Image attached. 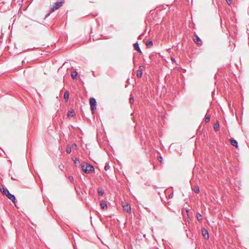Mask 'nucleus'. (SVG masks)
I'll return each instance as SVG.
<instances>
[{
  "instance_id": "2",
  "label": "nucleus",
  "mask_w": 249,
  "mask_h": 249,
  "mask_svg": "<svg viewBox=\"0 0 249 249\" xmlns=\"http://www.w3.org/2000/svg\"><path fill=\"white\" fill-rule=\"evenodd\" d=\"M89 104L90 106V109L92 113H94V110L96 108L97 102L95 99L93 97H90L89 98Z\"/></svg>"
},
{
  "instance_id": "20",
  "label": "nucleus",
  "mask_w": 249,
  "mask_h": 249,
  "mask_svg": "<svg viewBox=\"0 0 249 249\" xmlns=\"http://www.w3.org/2000/svg\"><path fill=\"white\" fill-rule=\"evenodd\" d=\"M66 151L67 153L68 154H70L71 151V147L69 145H68L67 146V148H66Z\"/></svg>"
},
{
  "instance_id": "9",
  "label": "nucleus",
  "mask_w": 249,
  "mask_h": 249,
  "mask_svg": "<svg viewBox=\"0 0 249 249\" xmlns=\"http://www.w3.org/2000/svg\"><path fill=\"white\" fill-rule=\"evenodd\" d=\"M123 208H124V210L127 212V213H131V207H130V206L127 204H125V205H123Z\"/></svg>"
},
{
  "instance_id": "19",
  "label": "nucleus",
  "mask_w": 249,
  "mask_h": 249,
  "mask_svg": "<svg viewBox=\"0 0 249 249\" xmlns=\"http://www.w3.org/2000/svg\"><path fill=\"white\" fill-rule=\"evenodd\" d=\"M193 190L196 193H198L200 191L199 187L197 185H196L194 187Z\"/></svg>"
},
{
  "instance_id": "35",
  "label": "nucleus",
  "mask_w": 249,
  "mask_h": 249,
  "mask_svg": "<svg viewBox=\"0 0 249 249\" xmlns=\"http://www.w3.org/2000/svg\"><path fill=\"white\" fill-rule=\"evenodd\" d=\"M154 188H156L157 187L156 185H153Z\"/></svg>"
},
{
  "instance_id": "34",
  "label": "nucleus",
  "mask_w": 249,
  "mask_h": 249,
  "mask_svg": "<svg viewBox=\"0 0 249 249\" xmlns=\"http://www.w3.org/2000/svg\"><path fill=\"white\" fill-rule=\"evenodd\" d=\"M50 15V13H48L46 15V18L48 16H49Z\"/></svg>"
},
{
  "instance_id": "25",
  "label": "nucleus",
  "mask_w": 249,
  "mask_h": 249,
  "mask_svg": "<svg viewBox=\"0 0 249 249\" xmlns=\"http://www.w3.org/2000/svg\"><path fill=\"white\" fill-rule=\"evenodd\" d=\"M68 178L69 180L71 181V182H73V181H74V178L73 177L69 176Z\"/></svg>"
},
{
  "instance_id": "31",
  "label": "nucleus",
  "mask_w": 249,
  "mask_h": 249,
  "mask_svg": "<svg viewBox=\"0 0 249 249\" xmlns=\"http://www.w3.org/2000/svg\"><path fill=\"white\" fill-rule=\"evenodd\" d=\"M59 167L60 169L61 170H63V168H64V166L63 165H60L59 166Z\"/></svg>"
},
{
  "instance_id": "6",
  "label": "nucleus",
  "mask_w": 249,
  "mask_h": 249,
  "mask_svg": "<svg viewBox=\"0 0 249 249\" xmlns=\"http://www.w3.org/2000/svg\"><path fill=\"white\" fill-rule=\"evenodd\" d=\"M201 232L203 236L205 239L209 238V233L207 229H206L205 228H202Z\"/></svg>"
},
{
  "instance_id": "26",
  "label": "nucleus",
  "mask_w": 249,
  "mask_h": 249,
  "mask_svg": "<svg viewBox=\"0 0 249 249\" xmlns=\"http://www.w3.org/2000/svg\"><path fill=\"white\" fill-rule=\"evenodd\" d=\"M77 161H79V159H77V158H76L74 160H73V161L74 162V163L75 164V166H77Z\"/></svg>"
},
{
  "instance_id": "4",
  "label": "nucleus",
  "mask_w": 249,
  "mask_h": 249,
  "mask_svg": "<svg viewBox=\"0 0 249 249\" xmlns=\"http://www.w3.org/2000/svg\"><path fill=\"white\" fill-rule=\"evenodd\" d=\"M194 42L197 44L198 46H201L202 45V42L200 38L196 35L193 38Z\"/></svg>"
},
{
  "instance_id": "13",
  "label": "nucleus",
  "mask_w": 249,
  "mask_h": 249,
  "mask_svg": "<svg viewBox=\"0 0 249 249\" xmlns=\"http://www.w3.org/2000/svg\"><path fill=\"white\" fill-rule=\"evenodd\" d=\"M75 115V112L73 109H71L69 110L68 112L67 115L68 117H73Z\"/></svg>"
},
{
  "instance_id": "7",
  "label": "nucleus",
  "mask_w": 249,
  "mask_h": 249,
  "mask_svg": "<svg viewBox=\"0 0 249 249\" xmlns=\"http://www.w3.org/2000/svg\"><path fill=\"white\" fill-rule=\"evenodd\" d=\"M100 205L101 209L103 210H106L107 208V204L106 201L104 200L100 201Z\"/></svg>"
},
{
  "instance_id": "12",
  "label": "nucleus",
  "mask_w": 249,
  "mask_h": 249,
  "mask_svg": "<svg viewBox=\"0 0 249 249\" xmlns=\"http://www.w3.org/2000/svg\"><path fill=\"white\" fill-rule=\"evenodd\" d=\"M70 93L68 90H66L64 94V98L66 101H67L69 98Z\"/></svg>"
},
{
  "instance_id": "21",
  "label": "nucleus",
  "mask_w": 249,
  "mask_h": 249,
  "mask_svg": "<svg viewBox=\"0 0 249 249\" xmlns=\"http://www.w3.org/2000/svg\"><path fill=\"white\" fill-rule=\"evenodd\" d=\"M142 72L141 71L138 70L137 71V77L139 78H141L142 76Z\"/></svg>"
},
{
  "instance_id": "38",
  "label": "nucleus",
  "mask_w": 249,
  "mask_h": 249,
  "mask_svg": "<svg viewBox=\"0 0 249 249\" xmlns=\"http://www.w3.org/2000/svg\"><path fill=\"white\" fill-rule=\"evenodd\" d=\"M74 145H73V147H75V146H76V144H74Z\"/></svg>"
},
{
  "instance_id": "10",
  "label": "nucleus",
  "mask_w": 249,
  "mask_h": 249,
  "mask_svg": "<svg viewBox=\"0 0 249 249\" xmlns=\"http://www.w3.org/2000/svg\"><path fill=\"white\" fill-rule=\"evenodd\" d=\"M134 48L138 52H139L140 53H142L138 42H137L134 44Z\"/></svg>"
},
{
  "instance_id": "8",
  "label": "nucleus",
  "mask_w": 249,
  "mask_h": 249,
  "mask_svg": "<svg viewBox=\"0 0 249 249\" xmlns=\"http://www.w3.org/2000/svg\"><path fill=\"white\" fill-rule=\"evenodd\" d=\"M0 191L3 195H5L9 192L7 188L5 187L4 186L0 187Z\"/></svg>"
},
{
  "instance_id": "14",
  "label": "nucleus",
  "mask_w": 249,
  "mask_h": 249,
  "mask_svg": "<svg viewBox=\"0 0 249 249\" xmlns=\"http://www.w3.org/2000/svg\"><path fill=\"white\" fill-rule=\"evenodd\" d=\"M97 192L99 196H103L105 194L104 190L101 188H97Z\"/></svg>"
},
{
  "instance_id": "16",
  "label": "nucleus",
  "mask_w": 249,
  "mask_h": 249,
  "mask_svg": "<svg viewBox=\"0 0 249 249\" xmlns=\"http://www.w3.org/2000/svg\"><path fill=\"white\" fill-rule=\"evenodd\" d=\"M78 73L76 71H73L71 73V77L74 79H76Z\"/></svg>"
},
{
  "instance_id": "37",
  "label": "nucleus",
  "mask_w": 249,
  "mask_h": 249,
  "mask_svg": "<svg viewBox=\"0 0 249 249\" xmlns=\"http://www.w3.org/2000/svg\"><path fill=\"white\" fill-rule=\"evenodd\" d=\"M74 145H73V147H75V146H76V144H74Z\"/></svg>"
},
{
  "instance_id": "36",
  "label": "nucleus",
  "mask_w": 249,
  "mask_h": 249,
  "mask_svg": "<svg viewBox=\"0 0 249 249\" xmlns=\"http://www.w3.org/2000/svg\"><path fill=\"white\" fill-rule=\"evenodd\" d=\"M172 62H173V61H175V59H174V58H172Z\"/></svg>"
},
{
  "instance_id": "33",
  "label": "nucleus",
  "mask_w": 249,
  "mask_h": 249,
  "mask_svg": "<svg viewBox=\"0 0 249 249\" xmlns=\"http://www.w3.org/2000/svg\"><path fill=\"white\" fill-rule=\"evenodd\" d=\"M189 209H187L186 210V213H188L189 212Z\"/></svg>"
},
{
  "instance_id": "29",
  "label": "nucleus",
  "mask_w": 249,
  "mask_h": 249,
  "mask_svg": "<svg viewBox=\"0 0 249 249\" xmlns=\"http://www.w3.org/2000/svg\"><path fill=\"white\" fill-rule=\"evenodd\" d=\"M158 160L160 162H162V157L160 156L158 158Z\"/></svg>"
},
{
  "instance_id": "24",
  "label": "nucleus",
  "mask_w": 249,
  "mask_h": 249,
  "mask_svg": "<svg viewBox=\"0 0 249 249\" xmlns=\"http://www.w3.org/2000/svg\"><path fill=\"white\" fill-rule=\"evenodd\" d=\"M210 121V116H207L205 117V122L206 123L209 122Z\"/></svg>"
},
{
  "instance_id": "1",
  "label": "nucleus",
  "mask_w": 249,
  "mask_h": 249,
  "mask_svg": "<svg viewBox=\"0 0 249 249\" xmlns=\"http://www.w3.org/2000/svg\"><path fill=\"white\" fill-rule=\"evenodd\" d=\"M81 168L82 171L87 174H89L90 173L94 171V168L93 166L89 163L81 165Z\"/></svg>"
},
{
  "instance_id": "32",
  "label": "nucleus",
  "mask_w": 249,
  "mask_h": 249,
  "mask_svg": "<svg viewBox=\"0 0 249 249\" xmlns=\"http://www.w3.org/2000/svg\"><path fill=\"white\" fill-rule=\"evenodd\" d=\"M11 179L15 180H16V179L15 178H14V177H11Z\"/></svg>"
},
{
  "instance_id": "11",
  "label": "nucleus",
  "mask_w": 249,
  "mask_h": 249,
  "mask_svg": "<svg viewBox=\"0 0 249 249\" xmlns=\"http://www.w3.org/2000/svg\"><path fill=\"white\" fill-rule=\"evenodd\" d=\"M230 142H231V144L232 146H233L236 148L238 147V142L236 140H235L234 139H231L230 140Z\"/></svg>"
},
{
  "instance_id": "5",
  "label": "nucleus",
  "mask_w": 249,
  "mask_h": 249,
  "mask_svg": "<svg viewBox=\"0 0 249 249\" xmlns=\"http://www.w3.org/2000/svg\"><path fill=\"white\" fill-rule=\"evenodd\" d=\"M6 196L10 199L14 203H16V198L15 196L10 193L9 192L7 194H6Z\"/></svg>"
},
{
  "instance_id": "30",
  "label": "nucleus",
  "mask_w": 249,
  "mask_h": 249,
  "mask_svg": "<svg viewBox=\"0 0 249 249\" xmlns=\"http://www.w3.org/2000/svg\"><path fill=\"white\" fill-rule=\"evenodd\" d=\"M173 193L172 192V193H171L170 194H169V195H168V197H169V198H172V197H173Z\"/></svg>"
},
{
  "instance_id": "3",
  "label": "nucleus",
  "mask_w": 249,
  "mask_h": 249,
  "mask_svg": "<svg viewBox=\"0 0 249 249\" xmlns=\"http://www.w3.org/2000/svg\"><path fill=\"white\" fill-rule=\"evenodd\" d=\"M64 2V1H58L54 2L53 7L51 8L52 11H54L55 10L58 9L61 6H62L63 3Z\"/></svg>"
},
{
  "instance_id": "17",
  "label": "nucleus",
  "mask_w": 249,
  "mask_h": 249,
  "mask_svg": "<svg viewBox=\"0 0 249 249\" xmlns=\"http://www.w3.org/2000/svg\"><path fill=\"white\" fill-rule=\"evenodd\" d=\"M146 45L147 47H151L153 45V42L151 40H148L146 41Z\"/></svg>"
},
{
  "instance_id": "18",
  "label": "nucleus",
  "mask_w": 249,
  "mask_h": 249,
  "mask_svg": "<svg viewBox=\"0 0 249 249\" xmlns=\"http://www.w3.org/2000/svg\"><path fill=\"white\" fill-rule=\"evenodd\" d=\"M219 123H218V122H217L214 124V126H213V128L215 130V131H217L219 130Z\"/></svg>"
},
{
  "instance_id": "22",
  "label": "nucleus",
  "mask_w": 249,
  "mask_h": 249,
  "mask_svg": "<svg viewBox=\"0 0 249 249\" xmlns=\"http://www.w3.org/2000/svg\"><path fill=\"white\" fill-rule=\"evenodd\" d=\"M134 102V99L133 96H132V94H131L130 97L129 98V102L131 104H133Z\"/></svg>"
},
{
  "instance_id": "23",
  "label": "nucleus",
  "mask_w": 249,
  "mask_h": 249,
  "mask_svg": "<svg viewBox=\"0 0 249 249\" xmlns=\"http://www.w3.org/2000/svg\"><path fill=\"white\" fill-rule=\"evenodd\" d=\"M109 167H110V166L109 165L108 163H106V164L105 166V170L107 171L108 169H109Z\"/></svg>"
},
{
  "instance_id": "28",
  "label": "nucleus",
  "mask_w": 249,
  "mask_h": 249,
  "mask_svg": "<svg viewBox=\"0 0 249 249\" xmlns=\"http://www.w3.org/2000/svg\"><path fill=\"white\" fill-rule=\"evenodd\" d=\"M226 0V2H227V4L229 5H231V4L232 0Z\"/></svg>"
},
{
  "instance_id": "15",
  "label": "nucleus",
  "mask_w": 249,
  "mask_h": 249,
  "mask_svg": "<svg viewBox=\"0 0 249 249\" xmlns=\"http://www.w3.org/2000/svg\"><path fill=\"white\" fill-rule=\"evenodd\" d=\"M196 218H197V220L199 221V222H202V215L199 213H196Z\"/></svg>"
},
{
  "instance_id": "27",
  "label": "nucleus",
  "mask_w": 249,
  "mask_h": 249,
  "mask_svg": "<svg viewBox=\"0 0 249 249\" xmlns=\"http://www.w3.org/2000/svg\"><path fill=\"white\" fill-rule=\"evenodd\" d=\"M143 69H144V67L143 66H140L139 71H141L142 72Z\"/></svg>"
}]
</instances>
